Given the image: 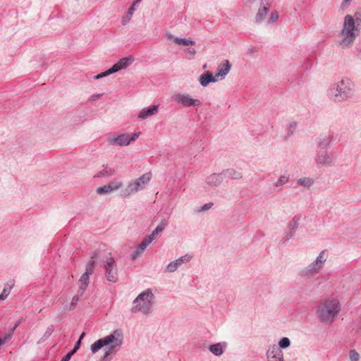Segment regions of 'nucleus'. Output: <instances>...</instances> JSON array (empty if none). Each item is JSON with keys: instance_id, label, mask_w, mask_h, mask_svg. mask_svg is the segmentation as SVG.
Listing matches in <instances>:
<instances>
[{"instance_id": "1", "label": "nucleus", "mask_w": 361, "mask_h": 361, "mask_svg": "<svg viewBox=\"0 0 361 361\" xmlns=\"http://www.w3.org/2000/svg\"><path fill=\"white\" fill-rule=\"evenodd\" d=\"M361 30V15L355 13V18L350 15H346L344 18L343 27L341 34L343 38L339 44L347 47L350 46L359 35Z\"/></svg>"}, {"instance_id": "2", "label": "nucleus", "mask_w": 361, "mask_h": 361, "mask_svg": "<svg viewBox=\"0 0 361 361\" xmlns=\"http://www.w3.org/2000/svg\"><path fill=\"white\" fill-rule=\"evenodd\" d=\"M341 311V304L338 300H327L317 307V315L321 322L331 323L336 319Z\"/></svg>"}, {"instance_id": "3", "label": "nucleus", "mask_w": 361, "mask_h": 361, "mask_svg": "<svg viewBox=\"0 0 361 361\" xmlns=\"http://www.w3.org/2000/svg\"><path fill=\"white\" fill-rule=\"evenodd\" d=\"M353 84L348 78H343L328 90L329 97L335 102H343L353 95Z\"/></svg>"}, {"instance_id": "4", "label": "nucleus", "mask_w": 361, "mask_h": 361, "mask_svg": "<svg viewBox=\"0 0 361 361\" xmlns=\"http://www.w3.org/2000/svg\"><path fill=\"white\" fill-rule=\"evenodd\" d=\"M155 297L150 288H147L140 293L133 300L131 307L132 313L142 312L149 314L151 312Z\"/></svg>"}, {"instance_id": "5", "label": "nucleus", "mask_w": 361, "mask_h": 361, "mask_svg": "<svg viewBox=\"0 0 361 361\" xmlns=\"http://www.w3.org/2000/svg\"><path fill=\"white\" fill-rule=\"evenodd\" d=\"M152 178L151 173H145L136 179L133 183L128 184L122 194L124 197H128L144 189Z\"/></svg>"}, {"instance_id": "6", "label": "nucleus", "mask_w": 361, "mask_h": 361, "mask_svg": "<svg viewBox=\"0 0 361 361\" xmlns=\"http://www.w3.org/2000/svg\"><path fill=\"white\" fill-rule=\"evenodd\" d=\"M134 61L133 56H128L121 58L117 63H114L109 69L94 76L95 80L101 79L104 77L115 73L122 69H125L131 65Z\"/></svg>"}, {"instance_id": "7", "label": "nucleus", "mask_w": 361, "mask_h": 361, "mask_svg": "<svg viewBox=\"0 0 361 361\" xmlns=\"http://www.w3.org/2000/svg\"><path fill=\"white\" fill-rule=\"evenodd\" d=\"M103 264L106 279L110 282L116 283L118 279L117 267L114 258L111 256V254H109L103 260Z\"/></svg>"}, {"instance_id": "8", "label": "nucleus", "mask_w": 361, "mask_h": 361, "mask_svg": "<svg viewBox=\"0 0 361 361\" xmlns=\"http://www.w3.org/2000/svg\"><path fill=\"white\" fill-rule=\"evenodd\" d=\"M172 99L184 107L199 106L201 104L198 99H194L187 93H176L172 96Z\"/></svg>"}, {"instance_id": "9", "label": "nucleus", "mask_w": 361, "mask_h": 361, "mask_svg": "<svg viewBox=\"0 0 361 361\" xmlns=\"http://www.w3.org/2000/svg\"><path fill=\"white\" fill-rule=\"evenodd\" d=\"M140 135V132L134 133L131 135L128 133H123L114 137H109L108 142L114 145L126 146L130 142L135 141Z\"/></svg>"}, {"instance_id": "10", "label": "nucleus", "mask_w": 361, "mask_h": 361, "mask_svg": "<svg viewBox=\"0 0 361 361\" xmlns=\"http://www.w3.org/2000/svg\"><path fill=\"white\" fill-rule=\"evenodd\" d=\"M113 334H114V340L109 345L104 346L106 357L115 354L123 344V337L120 331L115 330Z\"/></svg>"}, {"instance_id": "11", "label": "nucleus", "mask_w": 361, "mask_h": 361, "mask_svg": "<svg viewBox=\"0 0 361 361\" xmlns=\"http://www.w3.org/2000/svg\"><path fill=\"white\" fill-rule=\"evenodd\" d=\"M300 218L294 216L293 219L288 224L287 228L285 231L284 237L281 240L282 243H286L288 240L291 239L295 233L299 226Z\"/></svg>"}, {"instance_id": "12", "label": "nucleus", "mask_w": 361, "mask_h": 361, "mask_svg": "<svg viewBox=\"0 0 361 361\" xmlns=\"http://www.w3.org/2000/svg\"><path fill=\"white\" fill-rule=\"evenodd\" d=\"M267 361H284L283 353L277 345H271L266 353Z\"/></svg>"}, {"instance_id": "13", "label": "nucleus", "mask_w": 361, "mask_h": 361, "mask_svg": "<svg viewBox=\"0 0 361 361\" xmlns=\"http://www.w3.org/2000/svg\"><path fill=\"white\" fill-rule=\"evenodd\" d=\"M114 340V334H111L102 338L96 341L91 345L90 350L92 353H96L105 345H109Z\"/></svg>"}, {"instance_id": "14", "label": "nucleus", "mask_w": 361, "mask_h": 361, "mask_svg": "<svg viewBox=\"0 0 361 361\" xmlns=\"http://www.w3.org/2000/svg\"><path fill=\"white\" fill-rule=\"evenodd\" d=\"M314 161L319 166H330L333 163V158L327 152L319 151L317 153Z\"/></svg>"}, {"instance_id": "15", "label": "nucleus", "mask_w": 361, "mask_h": 361, "mask_svg": "<svg viewBox=\"0 0 361 361\" xmlns=\"http://www.w3.org/2000/svg\"><path fill=\"white\" fill-rule=\"evenodd\" d=\"M123 183L120 181L113 180L102 187H99L97 188L96 191L97 194L103 195L105 193H109L114 191L118 190L122 188Z\"/></svg>"}, {"instance_id": "16", "label": "nucleus", "mask_w": 361, "mask_h": 361, "mask_svg": "<svg viewBox=\"0 0 361 361\" xmlns=\"http://www.w3.org/2000/svg\"><path fill=\"white\" fill-rule=\"evenodd\" d=\"M192 256L190 255H185L180 257L178 259L168 264L166 271L171 273L175 271L182 263L189 262Z\"/></svg>"}, {"instance_id": "17", "label": "nucleus", "mask_w": 361, "mask_h": 361, "mask_svg": "<svg viewBox=\"0 0 361 361\" xmlns=\"http://www.w3.org/2000/svg\"><path fill=\"white\" fill-rule=\"evenodd\" d=\"M321 269L312 262L307 267H304L298 272L300 276L302 278H310L317 274Z\"/></svg>"}, {"instance_id": "18", "label": "nucleus", "mask_w": 361, "mask_h": 361, "mask_svg": "<svg viewBox=\"0 0 361 361\" xmlns=\"http://www.w3.org/2000/svg\"><path fill=\"white\" fill-rule=\"evenodd\" d=\"M231 68V65L228 60H225L223 63H221L218 68L215 74L217 80L219 78L223 79L229 73Z\"/></svg>"}, {"instance_id": "19", "label": "nucleus", "mask_w": 361, "mask_h": 361, "mask_svg": "<svg viewBox=\"0 0 361 361\" xmlns=\"http://www.w3.org/2000/svg\"><path fill=\"white\" fill-rule=\"evenodd\" d=\"M224 178L221 172L219 173H212L207 177L205 182L212 188H216L220 185Z\"/></svg>"}, {"instance_id": "20", "label": "nucleus", "mask_w": 361, "mask_h": 361, "mask_svg": "<svg viewBox=\"0 0 361 361\" xmlns=\"http://www.w3.org/2000/svg\"><path fill=\"white\" fill-rule=\"evenodd\" d=\"M227 343L226 342H220L209 346V350L215 356H221L226 350Z\"/></svg>"}, {"instance_id": "21", "label": "nucleus", "mask_w": 361, "mask_h": 361, "mask_svg": "<svg viewBox=\"0 0 361 361\" xmlns=\"http://www.w3.org/2000/svg\"><path fill=\"white\" fill-rule=\"evenodd\" d=\"M218 80L212 73L207 71L200 76L199 81L202 87H207L211 82H215Z\"/></svg>"}, {"instance_id": "22", "label": "nucleus", "mask_w": 361, "mask_h": 361, "mask_svg": "<svg viewBox=\"0 0 361 361\" xmlns=\"http://www.w3.org/2000/svg\"><path fill=\"white\" fill-rule=\"evenodd\" d=\"M158 105H152L147 108H144L140 111L137 117L140 119H146L155 114L158 111Z\"/></svg>"}, {"instance_id": "23", "label": "nucleus", "mask_w": 361, "mask_h": 361, "mask_svg": "<svg viewBox=\"0 0 361 361\" xmlns=\"http://www.w3.org/2000/svg\"><path fill=\"white\" fill-rule=\"evenodd\" d=\"M221 173L224 179H241L243 178V175L240 171L232 168L223 170Z\"/></svg>"}, {"instance_id": "24", "label": "nucleus", "mask_w": 361, "mask_h": 361, "mask_svg": "<svg viewBox=\"0 0 361 361\" xmlns=\"http://www.w3.org/2000/svg\"><path fill=\"white\" fill-rule=\"evenodd\" d=\"M263 3H261V6L258 9L255 20L257 23H261L266 19L268 13L269 12V8L268 6H262Z\"/></svg>"}, {"instance_id": "25", "label": "nucleus", "mask_w": 361, "mask_h": 361, "mask_svg": "<svg viewBox=\"0 0 361 361\" xmlns=\"http://www.w3.org/2000/svg\"><path fill=\"white\" fill-rule=\"evenodd\" d=\"M166 37L169 39H173V42L177 44L183 45V46H193L195 44V42L190 39L177 37H173L170 34L166 35Z\"/></svg>"}, {"instance_id": "26", "label": "nucleus", "mask_w": 361, "mask_h": 361, "mask_svg": "<svg viewBox=\"0 0 361 361\" xmlns=\"http://www.w3.org/2000/svg\"><path fill=\"white\" fill-rule=\"evenodd\" d=\"M332 140V136L330 135H320L317 141V147L320 149H326Z\"/></svg>"}, {"instance_id": "27", "label": "nucleus", "mask_w": 361, "mask_h": 361, "mask_svg": "<svg viewBox=\"0 0 361 361\" xmlns=\"http://www.w3.org/2000/svg\"><path fill=\"white\" fill-rule=\"evenodd\" d=\"M135 7L136 6L132 4L128 8L126 15L123 16L121 19V24L123 25H126L129 23L135 11L136 10Z\"/></svg>"}, {"instance_id": "28", "label": "nucleus", "mask_w": 361, "mask_h": 361, "mask_svg": "<svg viewBox=\"0 0 361 361\" xmlns=\"http://www.w3.org/2000/svg\"><path fill=\"white\" fill-rule=\"evenodd\" d=\"M79 281L80 283L79 289H80V290H81V295H82L89 284L90 274L85 272L80 276Z\"/></svg>"}, {"instance_id": "29", "label": "nucleus", "mask_w": 361, "mask_h": 361, "mask_svg": "<svg viewBox=\"0 0 361 361\" xmlns=\"http://www.w3.org/2000/svg\"><path fill=\"white\" fill-rule=\"evenodd\" d=\"M326 261V257H325V251L322 250L320 252L319 255L317 257L316 259L312 262L316 266H317L320 269L324 267V262Z\"/></svg>"}, {"instance_id": "30", "label": "nucleus", "mask_w": 361, "mask_h": 361, "mask_svg": "<svg viewBox=\"0 0 361 361\" xmlns=\"http://www.w3.org/2000/svg\"><path fill=\"white\" fill-rule=\"evenodd\" d=\"M115 171L111 168H105L94 176V178L109 177L114 173Z\"/></svg>"}, {"instance_id": "31", "label": "nucleus", "mask_w": 361, "mask_h": 361, "mask_svg": "<svg viewBox=\"0 0 361 361\" xmlns=\"http://www.w3.org/2000/svg\"><path fill=\"white\" fill-rule=\"evenodd\" d=\"M314 182V179L307 177L301 178L298 180V184L305 188H310L313 185Z\"/></svg>"}, {"instance_id": "32", "label": "nucleus", "mask_w": 361, "mask_h": 361, "mask_svg": "<svg viewBox=\"0 0 361 361\" xmlns=\"http://www.w3.org/2000/svg\"><path fill=\"white\" fill-rule=\"evenodd\" d=\"M8 290L6 289V286H4L2 292L0 294V300H4L10 293L11 290L14 286L13 281H9L8 283Z\"/></svg>"}, {"instance_id": "33", "label": "nucleus", "mask_w": 361, "mask_h": 361, "mask_svg": "<svg viewBox=\"0 0 361 361\" xmlns=\"http://www.w3.org/2000/svg\"><path fill=\"white\" fill-rule=\"evenodd\" d=\"M297 126H298V124L295 121H293L289 123L288 127L287 128V130H286V135L285 137L286 140H288L289 137H290L293 135V133L297 128Z\"/></svg>"}, {"instance_id": "34", "label": "nucleus", "mask_w": 361, "mask_h": 361, "mask_svg": "<svg viewBox=\"0 0 361 361\" xmlns=\"http://www.w3.org/2000/svg\"><path fill=\"white\" fill-rule=\"evenodd\" d=\"M96 257V255L92 257L91 259L87 262L85 267V273L91 275L93 272V270L95 267V261L94 260V258Z\"/></svg>"}, {"instance_id": "35", "label": "nucleus", "mask_w": 361, "mask_h": 361, "mask_svg": "<svg viewBox=\"0 0 361 361\" xmlns=\"http://www.w3.org/2000/svg\"><path fill=\"white\" fill-rule=\"evenodd\" d=\"M290 345V341L288 337H283L279 341L278 348H280V350L286 349Z\"/></svg>"}, {"instance_id": "36", "label": "nucleus", "mask_w": 361, "mask_h": 361, "mask_svg": "<svg viewBox=\"0 0 361 361\" xmlns=\"http://www.w3.org/2000/svg\"><path fill=\"white\" fill-rule=\"evenodd\" d=\"M153 241L151 237L149 235L145 238L142 242L138 245L140 250H145L147 247Z\"/></svg>"}, {"instance_id": "37", "label": "nucleus", "mask_w": 361, "mask_h": 361, "mask_svg": "<svg viewBox=\"0 0 361 361\" xmlns=\"http://www.w3.org/2000/svg\"><path fill=\"white\" fill-rule=\"evenodd\" d=\"M54 326L53 325H50L47 327L45 333L44 334V335L42 336L40 341L42 342H44L45 341H47L49 336L52 334V333L54 332Z\"/></svg>"}, {"instance_id": "38", "label": "nucleus", "mask_w": 361, "mask_h": 361, "mask_svg": "<svg viewBox=\"0 0 361 361\" xmlns=\"http://www.w3.org/2000/svg\"><path fill=\"white\" fill-rule=\"evenodd\" d=\"M288 180H289V176H286V175L281 176L279 177V178L278 179V180L276 181L275 185L276 187H278V186H283L286 183H288Z\"/></svg>"}, {"instance_id": "39", "label": "nucleus", "mask_w": 361, "mask_h": 361, "mask_svg": "<svg viewBox=\"0 0 361 361\" xmlns=\"http://www.w3.org/2000/svg\"><path fill=\"white\" fill-rule=\"evenodd\" d=\"M279 19V13L276 11H274L271 13L270 17L267 20V24L271 25L276 22V20Z\"/></svg>"}, {"instance_id": "40", "label": "nucleus", "mask_w": 361, "mask_h": 361, "mask_svg": "<svg viewBox=\"0 0 361 361\" xmlns=\"http://www.w3.org/2000/svg\"><path fill=\"white\" fill-rule=\"evenodd\" d=\"M144 250H140L139 249V246L137 245L135 250L132 252L130 254V258L132 260L136 259L142 252Z\"/></svg>"}, {"instance_id": "41", "label": "nucleus", "mask_w": 361, "mask_h": 361, "mask_svg": "<svg viewBox=\"0 0 361 361\" xmlns=\"http://www.w3.org/2000/svg\"><path fill=\"white\" fill-rule=\"evenodd\" d=\"M349 357L350 361H358L360 355L355 350H350Z\"/></svg>"}, {"instance_id": "42", "label": "nucleus", "mask_w": 361, "mask_h": 361, "mask_svg": "<svg viewBox=\"0 0 361 361\" xmlns=\"http://www.w3.org/2000/svg\"><path fill=\"white\" fill-rule=\"evenodd\" d=\"M80 300V297L78 295H75L73 297L71 305H70V309H74L75 306L77 305L78 302Z\"/></svg>"}, {"instance_id": "43", "label": "nucleus", "mask_w": 361, "mask_h": 361, "mask_svg": "<svg viewBox=\"0 0 361 361\" xmlns=\"http://www.w3.org/2000/svg\"><path fill=\"white\" fill-rule=\"evenodd\" d=\"M213 204H214L212 202L206 203V204H203L198 209V212H205V211H207V210H209L213 206Z\"/></svg>"}, {"instance_id": "44", "label": "nucleus", "mask_w": 361, "mask_h": 361, "mask_svg": "<svg viewBox=\"0 0 361 361\" xmlns=\"http://www.w3.org/2000/svg\"><path fill=\"white\" fill-rule=\"evenodd\" d=\"M167 224H168V221L165 219H164L161 221V222L158 224V226L157 227L158 228H159L160 231H161V232H162L165 229Z\"/></svg>"}, {"instance_id": "45", "label": "nucleus", "mask_w": 361, "mask_h": 361, "mask_svg": "<svg viewBox=\"0 0 361 361\" xmlns=\"http://www.w3.org/2000/svg\"><path fill=\"white\" fill-rule=\"evenodd\" d=\"M160 233H161V231H160L159 228H158L157 227H156L152 232L151 234L149 235V237L152 238V239L154 240L155 236H157L158 234H159Z\"/></svg>"}, {"instance_id": "46", "label": "nucleus", "mask_w": 361, "mask_h": 361, "mask_svg": "<svg viewBox=\"0 0 361 361\" xmlns=\"http://www.w3.org/2000/svg\"><path fill=\"white\" fill-rule=\"evenodd\" d=\"M11 339V335L5 336L4 338L0 337V347L4 345Z\"/></svg>"}, {"instance_id": "47", "label": "nucleus", "mask_w": 361, "mask_h": 361, "mask_svg": "<svg viewBox=\"0 0 361 361\" xmlns=\"http://www.w3.org/2000/svg\"><path fill=\"white\" fill-rule=\"evenodd\" d=\"M80 345H81V341L80 340H78L76 341V343H75V345L73 347V348L71 350V352L73 353V354H75L78 350L80 348Z\"/></svg>"}, {"instance_id": "48", "label": "nucleus", "mask_w": 361, "mask_h": 361, "mask_svg": "<svg viewBox=\"0 0 361 361\" xmlns=\"http://www.w3.org/2000/svg\"><path fill=\"white\" fill-rule=\"evenodd\" d=\"M186 54L189 56V58L191 59L195 56L196 51L193 48H188L186 51Z\"/></svg>"}, {"instance_id": "49", "label": "nucleus", "mask_w": 361, "mask_h": 361, "mask_svg": "<svg viewBox=\"0 0 361 361\" xmlns=\"http://www.w3.org/2000/svg\"><path fill=\"white\" fill-rule=\"evenodd\" d=\"M73 355L74 354L70 351L66 355H64L60 361H69Z\"/></svg>"}, {"instance_id": "50", "label": "nucleus", "mask_w": 361, "mask_h": 361, "mask_svg": "<svg viewBox=\"0 0 361 361\" xmlns=\"http://www.w3.org/2000/svg\"><path fill=\"white\" fill-rule=\"evenodd\" d=\"M110 360H111L110 356L106 357V353L104 352V355L103 357L102 358L101 361H110Z\"/></svg>"}, {"instance_id": "51", "label": "nucleus", "mask_w": 361, "mask_h": 361, "mask_svg": "<svg viewBox=\"0 0 361 361\" xmlns=\"http://www.w3.org/2000/svg\"><path fill=\"white\" fill-rule=\"evenodd\" d=\"M19 324H20V322H17V323L14 325V326H13V329H12V331H11V333L8 334V335H11V336H12V334H13V331H14V330L16 329V328L19 325ZM6 336H7V334H6Z\"/></svg>"}, {"instance_id": "52", "label": "nucleus", "mask_w": 361, "mask_h": 361, "mask_svg": "<svg viewBox=\"0 0 361 361\" xmlns=\"http://www.w3.org/2000/svg\"><path fill=\"white\" fill-rule=\"evenodd\" d=\"M141 1L142 0H133L132 4L135 6H137Z\"/></svg>"}, {"instance_id": "53", "label": "nucleus", "mask_w": 361, "mask_h": 361, "mask_svg": "<svg viewBox=\"0 0 361 361\" xmlns=\"http://www.w3.org/2000/svg\"><path fill=\"white\" fill-rule=\"evenodd\" d=\"M85 336V332H82L81 334V335L80 336L78 340H80V341H82V339L84 338V336Z\"/></svg>"}, {"instance_id": "54", "label": "nucleus", "mask_w": 361, "mask_h": 361, "mask_svg": "<svg viewBox=\"0 0 361 361\" xmlns=\"http://www.w3.org/2000/svg\"><path fill=\"white\" fill-rule=\"evenodd\" d=\"M351 0H343V4L345 6L349 4V3L350 2Z\"/></svg>"}, {"instance_id": "55", "label": "nucleus", "mask_w": 361, "mask_h": 361, "mask_svg": "<svg viewBox=\"0 0 361 361\" xmlns=\"http://www.w3.org/2000/svg\"><path fill=\"white\" fill-rule=\"evenodd\" d=\"M99 96H100L99 94H98V95H93L92 97H94V99H95V98H98V97H99Z\"/></svg>"}, {"instance_id": "56", "label": "nucleus", "mask_w": 361, "mask_h": 361, "mask_svg": "<svg viewBox=\"0 0 361 361\" xmlns=\"http://www.w3.org/2000/svg\"><path fill=\"white\" fill-rule=\"evenodd\" d=\"M359 329H361V322L358 323V327Z\"/></svg>"}, {"instance_id": "57", "label": "nucleus", "mask_w": 361, "mask_h": 361, "mask_svg": "<svg viewBox=\"0 0 361 361\" xmlns=\"http://www.w3.org/2000/svg\"><path fill=\"white\" fill-rule=\"evenodd\" d=\"M255 0H247V2L249 3H252L253 1H255Z\"/></svg>"}, {"instance_id": "58", "label": "nucleus", "mask_w": 361, "mask_h": 361, "mask_svg": "<svg viewBox=\"0 0 361 361\" xmlns=\"http://www.w3.org/2000/svg\"><path fill=\"white\" fill-rule=\"evenodd\" d=\"M6 286V289L8 290V283L5 286Z\"/></svg>"}]
</instances>
